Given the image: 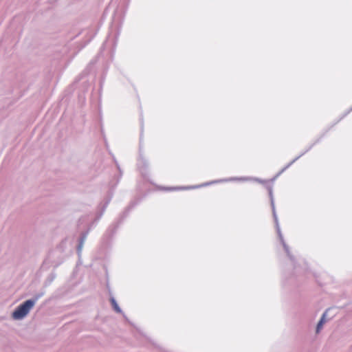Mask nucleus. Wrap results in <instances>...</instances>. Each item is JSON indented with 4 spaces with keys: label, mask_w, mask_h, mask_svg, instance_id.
I'll return each instance as SVG.
<instances>
[{
    "label": "nucleus",
    "mask_w": 352,
    "mask_h": 352,
    "mask_svg": "<svg viewBox=\"0 0 352 352\" xmlns=\"http://www.w3.org/2000/svg\"><path fill=\"white\" fill-rule=\"evenodd\" d=\"M266 189L268 191V195H269V197L270 199V205H271L272 210L273 218H274V221L275 223L276 230V232H277L278 239L283 247V249H284L285 253L287 254V256L290 259V261L292 262V264L294 265V269L295 270L296 273H299L298 267L296 265L295 258H294V255L292 254L289 245L285 243L283 236L282 234L281 230H280V228L279 226L278 219V217H277L276 208H275L274 199V195H273V185L272 184H267Z\"/></svg>",
    "instance_id": "1"
},
{
    "label": "nucleus",
    "mask_w": 352,
    "mask_h": 352,
    "mask_svg": "<svg viewBox=\"0 0 352 352\" xmlns=\"http://www.w3.org/2000/svg\"><path fill=\"white\" fill-rule=\"evenodd\" d=\"M133 208V205L128 206L107 229L101 238V244L104 248L109 247L116 235L120 226L123 223L124 220L128 217L130 211Z\"/></svg>",
    "instance_id": "2"
},
{
    "label": "nucleus",
    "mask_w": 352,
    "mask_h": 352,
    "mask_svg": "<svg viewBox=\"0 0 352 352\" xmlns=\"http://www.w3.org/2000/svg\"><path fill=\"white\" fill-rule=\"evenodd\" d=\"M45 292V290L42 289L34 294L32 298L26 300L20 304L12 313V318L17 320H21L25 318L34 307L36 301L44 296Z\"/></svg>",
    "instance_id": "3"
},
{
    "label": "nucleus",
    "mask_w": 352,
    "mask_h": 352,
    "mask_svg": "<svg viewBox=\"0 0 352 352\" xmlns=\"http://www.w3.org/2000/svg\"><path fill=\"white\" fill-rule=\"evenodd\" d=\"M140 148H139V159L138 160V168L144 177V179H147L148 177V161L143 157L142 153V140H143V133H144V119L142 112L141 111L140 115Z\"/></svg>",
    "instance_id": "4"
},
{
    "label": "nucleus",
    "mask_w": 352,
    "mask_h": 352,
    "mask_svg": "<svg viewBox=\"0 0 352 352\" xmlns=\"http://www.w3.org/2000/svg\"><path fill=\"white\" fill-rule=\"evenodd\" d=\"M126 10H127V6H125L123 4V5H119L114 12L112 20H113V23L116 25L118 26V28H120V27L121 26V25L123 22ZM119 35H120V29H118L117 32L116 33V34L114 35V36L112 39V45H113V47H112L113 52H112L113 53L115 52Z\"/></svg>",
    "instance_id": "5"
},
{
    "label": "nucleus",
    "mask_w": 352,
    "mask_h": 352,
    "mask_svg": "<svg viewBox=\"0 0 352 352\" xmlns=\"http://www.w3.org/2000/svg\"><path fill=\"white\" fill-rule=\"evenodd\" d=\"M250 179H252V178L245 177H230V178H228V179H219V180H214V181H212V182H206V183H204V184H200V185H197V186H177V187H161V188L163 190H166V191H173V190H189V189H194V188H200V187H203V186H208V185H210V184H217V183L223 182H230V181H235V180L248 181V180H250Z\"/></svg>",
    "instance_id": "6"
},
{
    "label": "nucleus",
    "mask_w": 352,
    "mask_h": 352,
    "mask_svg": "<svg viewBox=\"0 0 352 352\" xmlns=\"http://www.w3.org/2000/svg\"><path fill=\"white\" fill-rule=\"evenodd\" d=\"M113 196V190L111 189L109 190L107 196L104 199V201L101 202L98 206V211L96 213V221H98L102 217L104 212L106 210V208H107L109 204L111 201Z\"/></svg>",
    "instance_id": "7"
},
{
    "label": "nucleus",
    "mask_w": 352,
    "mask_h": 352,
    "mask_svg": "<svg viewBox=\"0 0 352 352\" xmlns=\"http://www.w3.org/2000/svg\"><path fill=\"white\" fill-rule=\"evenodd\" d=\"M89 230H87L85 231H83L80 233V235L78 240V245L76 246V252L78 256L80 257L81 255L82 247L84 245L85 241L87 239V235L89 234Z\"/></svg>",
    "instance_id": "8"
},
{
    "label": "nucleus",
    "mask_w": 352,
    "mask_h": 352,
    "mask_svg": "<svg viewBox=\"0 0 352 352\" xmlns=\"http://www.w3.org/2000/svg\"><path fill=\"white\" fill-rule=\"evenodd\" d=\"M327 311H328V309H327L322 314V316L320 317L319 321L317 323L316 329V332L317 333H318L321 331V329L323 327L324 324L326 322V316H327Z\"/></svg>",
    "instance_id": "9"
},
{
    "label": "nucleus",
    "mask_w": 352,
    "mask_h": 352,
    "mask_svg": "<svg viewBox=\"0 0 352 352\" xmlns=\"http://www.w3.org/2000/svg\"><path fill=\"white\" fill-rule=\"evenodd\" d=\"M67 239H64L61 241V242L56 246V249L54 250V252H59L60 254H63L65 252V249L67 247Z\"/></svg>",
    "instance_id": "10"
},
{
    "label": "nucleus",
    "mask_w": 352,
    "mask_h": 352,
    "mask_svg": "<svg viewBox=\"0 0 352 352\" xmlns=\"http://www.w3.org/2000/svg\"><path fill=\"white\" fill-rule=\"evenodd\" d=\"M110 302H111V305L112 306V308L113 309V310L116 312V313H118V314H123L122 312V310L121 309L120 307L118 305L116 300L115 299V298L113 296H111L110 297Z\"/></svg>",
    "instance_id": "11"
},
{
    "label": "nucleus",
    "mask_w": 352,
    "mask_h": 352,
    "mask_svg": "<svg viewBox=\"0 0 352 352\" xmlns=\"http://www.w3.org/2000/svg\"><path fill=\"white\" fill-rule=\"evenodd\" d=\"M307 153V152H305V151L304 150L303 151H302L299 155H298L297 157H296L294 160H292L289 163H288L285 166V169H287L289 167H290L295 162H296L298 159H300L302 156H303L304 155H305Z\"/></svg>",
    "instance_id": "12"
},
{
    "label": "nucleus",
    "mask_w": 352,
    "mask_h": 352,
    "mask_svg": "<svg viewBox=\"0 0 352 352\" xmlns=\"http://www.w3.org/2000/svg\"><path fill=\"white\" fill-rule=\"evenodd\" d=\"M324 133L322 134L320 137H319L318 138H317L313 143H311L309 146H307L305 151V152H309L316 144H317L318 143H319L322 138L324 137Z\"/></svg>",
    "instance_id": "13"
},
{
    "label": "nucleus",
    "mask_w": 352,
    "mask_h": 352,
    "mask_svg": "<svg viewBox=\"0 0 352 352\" xmlns=\"http://www.w3.org/2000/svg\"><path fill=\"white\" fill-rule=\"evenodd\" d=\"M114 162H115L116 165V166H117V168H118V169L119 170V176L118 177L115 186H113V188L116 187V186L120 182V178L122 177V170H121V168L120 167V165L118 164V162L115 159H114Z\"/></svg>",
    "instance_id": "14"
},
{
    "label": "nucleus",
    "mask_w": 352,
    "mask_h": 352,
    "mask_svg": "<svg viewBox=\"0 0 352 352\" xmlns=\"http://www.w3.org/2000/svg\"><path fill=\"white\" fill-rule=\"evenodd\" d=\"M287 169H285V167H283L273 178H272L270 181V184H272L273 185V182L275 181V179L279 177L283 172H285Z\"/></svg>",
    "instance_id": "15"
},
{
    "label": "nucleus",
    "mask_w": 352,
    "mask_h": 352,
    "mask_svg": "<svg viewBox=\"0 0 352 352\" xmlns=\"http://www.w3.org/2000/svg\"><path fill=\"white\" fill-rule=\"evenodd\" d=\"M254 180L261 183V184H263L265 185V186L266 187V184H270V182L267 180H264V179H259V178H254L253 179Z\"/></svg>",
    "instance_id": "16"
},
{
    "label": "nucleus",
    "mask_w": 352,
    "mask_h": 352,
    "mask_svg": "<svg viewBox=\"0 0 352 352\" xmlns=\"http://www.w3.org/2000/svg\"><path fill=\"white\" fill-rule=\"evenodd\" d=\"M55 278L56 274L54 273H51L47 278L49 283H51L54 280Z\"/></svg>",
    "instance_id": "17"
},
{
    "label": "nucleus",
    "mask_w": 352,
    "mask_h": 352,
    "mask_svg": "<svg viewBox=\"0 0 352 352\" xmlns=\"http://www.w3.org/2000/svg\"><path fill=\"white\" fill-rule=\"evenodd\" d=\"M109 42V38H108L104 42V43L102 44V45L100 47V53H102V50H104V47L105 45H107V43Z\"/></svg>",
    "instance_id": "18"
},
{
    "label": "nucleus",
    "mask_w": 352,
    "mask_h": 352,
    "mask_svg": "<svg viewBox=\"0 0 352 352\" xmlns=\"http://www.w3.org/2000/svg\"><path fill=\"white\" fill-rule=\"evenodd\" d=\"M352 111V107L348 109L343 115L341 119H343L345 116H346L351 111Z\"/></svg>",
    "instance_id": "19"
},
{
    "label": "nucleus",
    "mask_w": 352,
    "mask_h": 352,
    "mask_svg": "<svg viewBox=\"0 0 352 352\" xmlns=\"http://www.w3.org/2000/svg\"><path fill=\"white\" fill-rule=\"evenodd\" d=\"M100 130H101L102 134H103L104 130H103V126H102V122L100 123Z\"/></svg>",
    "instance_id": "20"
},
{
    "label": "nucleus",
    "mask_w": 352,
    "mask_h": 352,
    "mask_svg": "<svg viewBox=\"0 0 352 352\" xmlns=\"http://www.w3.org/2000/svg\"><path fill=\"white\" fill-rule=\"evenodd\" d=\"M62 262H63L62 261H60V262H58V263H56V264L55 265V266H56V267L58 266V265H59Z\"/></svg>",
    "instance_id": "21"
},
{
    "label": "nucleus",
    "mask_w": 352,
    "mask_h": 352,
    "mask_svg": "<svg viewBox=\"0 0 352 352\" xmlns=\"http://www.w3.org/2000/svg\"><path fill=\"white\" fill-rule=\"evenodd\" d=\"M342 116L340 118V119H339L336 122H335V124H337V123H338V122H340V121L342 120V119H341V118H342Z\"/></svg>",
    "instance_id": "22"
}]
</instances>
